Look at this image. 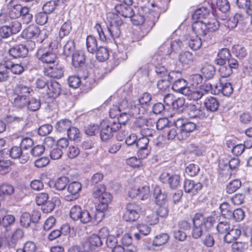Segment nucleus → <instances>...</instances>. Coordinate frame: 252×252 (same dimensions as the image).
<instances>
[{"label": "nucleus", "instance_id": "obj_1", "mask_svg": "<svg viewBox=\"0 0 252 252\" xmlns=\"http://www.w3.org/2000/svg\"><path fill=\"white\" fill-rule=\"evenodd\" d=\"M111 194L105 191L98 200L99 203L89 210H83L79 206H74L70 210V218L74 220H79L83 223L90 222L98 223L104 218V212L107 210L108 204L112 200Z\"/></svg>", "mask_w": 252, "mask_h": 252}, {"label": "nucleus", "instance_id": "obj_2", "mask_svg": "<svg viewBox=\"0 0 252 252\" xmlns=\"http://www.w3.org/2000/svg\"><path fill=\"white\" fill-rule=\"evenodd\" d=\"M129 104L127 100H123L117 105H114L110 108L109 115L111 118L117 117V122L125 125L129 120Z\"/></svg>", "mask_w": 252, "mask_h": 252}, {"label": "nucleus", "instance_id": "obj_3", "mask_svg": "<svg viewBox=\"0 0 252 252\" xmlns=\"http://www.w3.org/2000/svg\"><path fill=\"white\" fill-rule=\"evenodd\" d=\"M122 125L115 120H110L107 123L103 122L101 123L100 137L101 140L107 141L112 138L114 133L119 130Z\"/></svg>", "mask_w": 252, "mask_h": 252}, {"label": "nucleus", "instance_id": "obj_4", "mask_svg": "<svg viewBox=\"0 0 252 252\" xmlns=\"http://www.w3.org/2000/svg\"><path fill=\"white\" fill-rule=\"evenodd\" d=\"M48 36L46 31H41L35 25H31L24 30L22 36L25 39H36V42L42 43Z\"/></svg>", "mask_w": 252, "mask_h": 252}, {"label": "nucleus", "instance_id": "obj_5", "mask_svg": "<svg viewBox=\"0 0 252 252\" xmlns=\"http://www.w3.org/2000/svg\"><path fill=\"white\" fill-rule=\"evenodd\" d=\"M107 20L108 32H110L113 39L119 38L121 33L120 27L123 24V21L114 12H109L107 14Z\"/></svg>", "mask_w": 252, "mask_h": 252}, {"label": "nucleus", "instance_id": "obj_6", "mask_svg": "<svg viewBox=\"0 0 252 252\" xmlns=\"http://www.w3.org/2000/svg\"><path fill=\"white\" fill-rule=\"evenodd\" d=\"M177 73V78L174 80L172 86V89L176 92L187 96L188 98L192 100V94L193 87L188 86V83L186 80L181 78V73L179 71H175Z\"/></svg>", "mask_w": 252, "mask_h": 252}, {"label": "nucleus", "instance_id": "obj_7", "mask_svg": "<svg viewBox=\"0 0 252 252\" xmlns=\"http://www.w3.org/2000/svg\"><path fill=\"white\" fill-rule=\"evenodd\" d=\"M175 126L179 127L178 136L179 140L187 139L196 128V125L191 122H184V120L178 119L175 123Z\"/></svg>", "mask_w": 252, "mask_h": 252}, {"label": "nucleus", "instance_id": "obj_8", "mask_svg": "<svg viewBox=\"0 0 252 252\" xmlns=\"http://www.w3.org/2000/svg\"><path fill=\"white\" fill-rule=\"evenodd\" d=\"M36 57L43 63L50 65L54 64L58 62L56 54L47 47L39 48L36 52Z\"/></svg>", "mask_w": 252, "mask_h": 252}, {"label": "nucleus", "instance_id": "obj_9", "mask_svg": "<svg viewBox=\"0 0 252 252\" xmlns=\"http://www.w3.org/2000/svg\"><path fill=\"white\" fill-rule=\"evenodd\" d=\"M192 30L196 37L201 38L204 42H208L211 40L212 35L208 32L206 23L201 21L194 22L192 25Z\"/></svg>", "mask_w": 252, "mask_h": 252}, {"label": "nucleus", "instance_id": "obj_10", "mask_svg": "<svg viewBox=\"0 0 252 252\" xmlns=\"http://www.w3.org/2000/svg\"><path fill=\"white\" fill-rule=\"evenodd\" d=\"M126 211L123 215V219L126 221H134L140 217L141 208L138 204L132 202L127 203Z\"/></svg>", "mask_w": 252, "mask_h": 252}, {"label": "nucleus", "instance_id": "obj_11", "mask_svg": "<svg viewBox=\"0 0 252 252\" xmlns=\"http://www.w3.org/2000/svg\"><path fill=\"white\" fill-rule=\"evenodd\" d=\"M159 180L163 184H167L172 189H175L181 185V177L178 174H172L164 171L161 173Z\"/></svg>", "mask_w": 252, "mask_h": 252}, {"label": "nucleus", "instance_id": "obj_12", "mask_svg": "<svg viewBox=\"0 0 252 252\" xmlns=\"http://www.w3.org/2000/svg\"><path fill=\"white\" fill-rule=\"evenodd\" d=\"M203 215L200 213L195 214L192 219L193 226L192 227L191 236L194 239L200 238L203 235V224L202 222Z\"/></svg>", "mask_w": 252, "mask_h": 252}, {"label": "nucleus", "instance_id": "obj_13", "mask_svg": "<svg viewBox=\"0 0 252 252\" xmlns=\"http://www.w3.org/2000/svg\"><path fill=\"white\" fill-rule=\"evenodd\" d=\"M103 244L100 237L96 234H92L84 243L83 247L86 250L94 252L97 250Z\"/></svg>", "mask_w": 252, "mask_h": 252}, {"label": "nucleus", "instance_id": "obj_14", "mask_svg": "<svg viewBox=\"0 0 252 252\" xmlns=\"http://www.w3.org/2000/svg\"><path fill=\"white\" fill-rule=\"evenodd\" d=\"M82 189V185L78 182L70 183L67 188V194H64L66 200L71 201L75 200L78 196V193Z\"/></svg>", "mask_w": 252, "mask_h": 252}, {"label": "nucleus", "instance_id": "obj_15", "mask_svg": "<svg viewBox=\"0 0 252 252\" xmlns=\"http://www.w3.org/2000/svg\"><path fill=\"white\" fill-rule=\"evenodd\" d=\"M52 65L44 68V75L54 78H61L63 76V70L62 65L59 63V62Z\"/></svg>", "mask_w": 252, "mask_h": 252}, {"label": "nucleus", "instance_id": "obj_16", "mask_svg": "<svg viewBox=\"0 0 252 252\" xmlns=\"http://www.w3.org/2000/svg\"><path fill=\"white\" fill-rule=\"evenodd\" d=\"M8 71H10L13 74L21 75L27 69V65L23 62L14 63L7 60L4 61Z\"/></svg>", "mask_w": 252, "mask_h": 252}, {"label": "nucleus", "instance_id": "obj_17", "mask_svg": "<svg viewBox=\"0 0 252 252\" xmlns=\"http://www.w3.org/2000/svg\"><path fill=\"white\" fill-rule=\"evenodd\" d=\"M10 156L14 159L19 158L21 163H25L29 159V156L27 153H24L22 148L19 146H13L9 151Z\"/></svg>", "mask_w": 252, "mask_h": 252}, {"label": "nucleus", "instance_id": "obj_18", "mask_svg": "<svg viewBox=\"0 0 252 252\" xmlns=\"http://www.w3.org/2000/svg\"><path fill=\"white\" fill-rule=\"evenodd\" d=\"M177 73L174 71L169 72L167 78H162L157 83L158 89L161 91H166L171 85V83L177 78Z\"/></svg>", "mask_w": 252, "mask_h": 252}, {"label": "nucleus", "instance_id": "obj_19", "mask_svg": "<svg viewBox=\"0 0 252 252\" xmlns=\"http://www.w3.org/2000/svg\"><path fill=\"white\" fill-rule=\"evenodd\" d=\"M212 85L211 84H206L200 86L198 88H194L192 94V100H197L200 99L209 91L212 92Z\"/></svg>", "mask_w": 252, "mask_h": 252}, {"label": "nucleus", "instance_id": "obj_20", "mask_svg": "<svg viewBox=\"0 0 252 252\" xmlns=\"http://www.w3.org/2000/svg\"><path fill=\"white\" fill-rule=\"evenodd\" d=\"M202 185L200 182H195L193 180L186 179L184 181V188L185 192L190 193L192 195L197 193L202 188Z\"/></svg>", "mask_w": 252, "mask_h": 252}, {"label": "nucleus", "instance_id": "obj_21", "mask_svg": "<svg viewBox=\"0 0 252 252\" xmlns=\"http://www.w3.org/2000/svg\"><path fill=\"white\" fill-rule=\"evenodd\" d=\"M61 91V85L56 81H51L48 84L46 94L49 97L56 98L60 95Z\"/></svg>", "mask_w": 252, "mask_h": 252}, {"label": "nucleus", "instance_id": "obj_22", "mask_svg": "<svg viewBox=\"0 0 252 252\" xmlns=\"http://www.w3.org/2000/svg\"><path fill=\"white\" fill-rule=\"evenodd\" d=\"M132 4H117L115 6V11L120 15L125 18H129L134 13L131 7Z\"/></svg>", "mask_w": 252, "mask_h": 252}, {"label": "nucleus", "instance_id": "obj_23", "mask_svg": "<svg viewBox=\"0 0 252 252\" xmlns=\"http://www.w3.org/2000/svg\"><path fill=\"white\" fill-rule=\"evenodd\" d=\"M8 53L14 58H24L28 55V50L25 45L19 44L10 48Z\"/></svg>", "mask_w": 252, "mask_h": 252}, {"label": "nucleus", "instance_id": "obj_24", "mask_svg": "<svg viewBox=\"0 0 252 252\" xmlns=\"http://www.w3.org/2000/svg\"><path fill=\"white\" fill-rule=\"evenodd\" d=\"M178 60L183 66L189 67L193 64L195 57L190 52H182L179 55Z\"/></svg>", "mask_w": 252, "mask_h": 252}, {"label": "nucleus", "instance_id": "obj_25", "mask_svg": "<svg viewBox=\"0 0 252 252\" xmlns=\"http://www.w3.org/2000/svg\"><path fill=\"white\" fill-rule=\"evenodd\" d=\"M188 109L189 114L191 118L203 119L206 117L204 109L199 105H190Z\"/></svg>", "mask_w": 252, "mask_h": 252}, {"label": "nucleus", "instance_id": "obj_26", "mask_svg": "<svg viewBox=\"0 0 252 252\" xmlns=\"http://www.w3.org/2000/svg\"><path fill=\"white\" fill-rule=\"evenodd\" d=\"M28 101V96L27 95H22L14 94L13 98H12V103L13 106L18 109H22L27 106Z\"/></svg>", "mask_w": 252, "mask_h": 252}, {"label": "nucleus", "instance_id": "obj_27", "mask_svg": "<svg viewBox=\"0 0 252 252\" xmlns=\"http://www.w3.org/2000/svg\"><path fill=\"white\" fill-rule=\"evenodd\" d=\"M230 57V51L227 48H222L219 51L217 58L215 60V63L217 65L225 64L226 61H228Z\"/></svg>", "mask_w": 252, "mask_h": 252}, {"label": "nucleus", "instance_id": "obj_28", "mask_svg": "<svg viewBox=\"0 0 252 252\" xmlns=\"http://www.w3.org/2000/svg\"><path fill=\"white\" fill-rule=\"evenodd\" d=\"M203 104L208 111L215 112L217 111L219 107V102L217 98L213 96L207 97Z\"/></svg>", "mask_w": 252, "mask_h": 252}, {"label": "nucleus", "instance_id": "obj_29", "mask_svg": "<svg viewBox=\"0 0 252 252\" xmlns=\"http://www.w3.org/2000/svg\"><path fill=\"white\" fill-rule=\"evenodd\" d=\"M94 29L97 31L99 39L102 41L105 42L114 40L110 32L109 31L108 32V28L107 27V29H103L101 25L97 23L94 26Z\"/></svg>", "mask_w": 252, "mask_h": 252}, {"label": "nucleus", "instance_id": "obj_30", "mask_svg": "<svg viewBox=\"0 0 252 252\" xmlns=\"http://www.w3.org/2000/svg\"><path fill=\"white\" fill-rule=\"evenodd\" d=\"M85 62V54L82 51H76L72 55V63L75 67L82 66Z\"/></svg>", "mask_w": 252, "mask_h": 252}, {"label": "nucleus", "instance_id": "obj_31", "mask_svg": "<svg viewBox=\"0 0 252 252\" xmlns=\"http://www.w3.org/2000/svg\"><path fill=\"white\" fill-rule=\"evenodd\" d=\"M146 111V108L138 103L135 104L132 103L129 108V118L131 116L136 117L141 114H144Z\"/></svg>", "mask_w": 252, "mask_h": 252}, {"label": "nucleus", "instance_id": "obj_32", "mask_svg": "<svg viewBox=\"0 0 252 252\" xmlns=\"http://www.w3.org/2000/svg\"><path fill=\"white\" fill-rule=\"evenodd\" d=\"M241 230L237 228L230 229L227 232L224 237L223 240L225 243H231L236 240L241 234Z\"/></svg>", "mask_w": 252, "mask_h": 252}, {"label": "nucleus", "instance_id": "obj_33", "mask_svg": "<svg viewBox=\"0 0 252 252\" xmlns=\"http://www.w3.org/2000/svg\"><path fill=\"white\" fill-rule=\"evenodd\" d=\"M154 195L157 205H165L164 204L167 201V195L165 192H162L159 187H155L154 190Z\"/></svg>", "mask_w": 252, "mask_h": 252}, {"label": "nucleus", "instance_id": "obj_34", "mask_svg": "<svg viewBox=\"0 0 252 252\" xmlns=\"http://www.w3.org/2000/svg\"><path fill=\"white\" fill-rule=\"evenodd\" d=\"M244 20V16L241 13H237L227 21V26L229 28L233 29L235 28L238 24H243Z\"/></svg>", "mask_w": 252, "mask_h": 252}, {"label": "nucleus", "instance_id": "obj_35", "mask_svg": "<svg viewBox=\"0 0 252 252\" xmlns=\"http://www.w3.org/2000/svg\"><path fill=\"white\" fill-rule=\"evenodd\" d=\"M24 237V232L20 229H16L11 235L9 240L7 241V246L10 248H14L18 242Z\"/></svg>", "mask_w": 252, "mask_h": 252}, {"label": "nucleus", "instance_id": "obj_36", "mask_svg": "<svg viewBox=\"0 0 252 252\" xmlns=\"http://www.w3.org/2000/svg\"><path fill=\"white\" fill-rule=\"evenodd\" d=\"M138 232L134 234V237L137 240H140L143 236L148 235L151 232V227L145 224H139L137 225Z\"/></svg>", "mask_w": 252, "mask_h": 252}, {"label": "nucleus", "instance_id": "obj_37", "mask_svg": "<svg viewBox=\"0 0 252 252\" xmlns=\"http://www.w3.org/2000/svg\"><path fill=\"white\" fill-rule=\"evenodd\" d=\"M152 124L151 120H147L141 117H138L133 122V127L135 130H143L146 126H149Z\"/></svg>", "mask_w": 252, "mask_h": 252}, {"label": "nucleus", "instance_id": "obj_38", "mask_svg": "<svg viewBox=\"0 0 252 252\" xmlns=\"http://www.w3.org/2000/svg\"><path fill=\"white\" fill-rule=\"evenodd\" d=\"M86 46L89 52L94 54L97 50V42L95 37L92 35H88L86 38Z\"/></svg>", "mask_w": 252, "mask_h": 252}, {"label": "nucleus", "instance_id": "obj_39", "mask_svg": "<svg viewBox=\"0 0 252 252\" xmlns=\"http://www.w3.org/2000/svg\"><path fill=\"white\" fill-rule=\"evenodd\" d=\"M8 6V13L12 19H15L20 17V11L22 10L21 5L9 3Z\"/></svg>", "mask_w": 252, "mask_h": 252}, {"label": "nucleus", "instance_id": "obj_40", "mask_svg": "<svg viewBox=\"0 0 252 252\" xmlns=\"http://www.w3.org/2000/svg\"><path fill=\"white\" fill-rule=\"evenodd\" d=\"M63 0H51L45 3L43 6V10L48 14L52 12L56 7L60 5Z\"/></svg>", "mask_w": 252, "mask_h": 252}, {"label": "nucleus", "instance_id": "obj_41", "mask_svg": "<svg viewBox=\"0 0 252 252\" xmlns=\"http://www.w3.org/2000/svg\"><path fill=\"white\" fill-rule=\"evenodd\" d=\"M71 121L68 119H63L59 121L56 125L55 128L60 132L67 131L71 126Z\"/></svg>", "mask_w": 252, "mask_h": 252}, {"label": "nucleus", "instance_id": "obj_42", "mask_svg": "<svg viewBox=\"0 0 252 252\" xmlns=\"http://www.w3.org/2000/svg\"><path fill=\"white\" fill-rule=\"evenodd\" d=\"M71 30V22L70 20H67L62 25L60 28L59 33V38L62 39L64 36H67Z\"/></svg>", "mask_w": 252, "mask_h": 252}, {"label": "nucleus", "instance_id": "obj_43", "mask_svg": "<svg viewBox=\"0 0 252 252\" xmlns=\"http://www.w3.org/2000/svg\"><path fill=\"white\" fill-rule=\"evenodd\" d=\"M209 15V9L202 7L196 9L192 15L193 20H199L206 18Z\"/></svg>", "mask_w": 252, "mask_h": 252}, {"label": "nucleus", "instance_id": "obj_44", "mask_svg": "<svg viewBox=\"0 0 252 252\" xmlns=\"http://www.w3.org/2000/svg\"><path fill=\"white\" fill-rule=\"evenodd\" d=\"M27 107L28 110L31 111H36L38 110L41 107L40 100L35 97L29 98L28 97Z\"/></svg>", "mask_w": 252, "mask_h": 252}, {"label": "nucleus", "instance_id": "obj_45", "mask_svg": "<svg viewBox=\"0 0 252 252\" xmlns=\"http://www.w3.org/2000/svg\"><path fill=\"white\" fill-rule=\"evenodd\" d=\"M69 182L68 178L63 176L58 178L54 183V187L58 190H64Z\"/></svg>", "mask_w": 252, "mask_h": 252}, {"label": "nucleus", "instance_id": "obj_46", "mask_svg": "<svg viewBox=\"0 0 252 252\" xmlns=\"http://www.w3.org/2000/svg\"><path fill=\"white\" fill-rule=\"evenodd\" d=\"M201 71L203 75L206 79H210L214 76L216 70L213 65L207 64L202 68Z\"/></svg>", "mask_w": 252, "mask_h": 252}, {"label": "nucleus", "instance_id": "obj_47", "mask_svg": "<svg viewBox=\"0 0 252 252\" xmlns=\"http://www.w3.org/2000/svg\"><path fill=\"white\" fill-rule=\"evenodd\" d=\"M96 57L97 60L101 62L106 60L109 57V52L107 48L100 46L97 48L96 51Z\"/></svg>", "mask_w": 252, "mask_h": 252}, {"label": "nucleus", "instance_id": "obj_48", "mask_svg": "<svg viewBox=\"0 0 252 252\" xmlns=\"http://www.w3.org/2000/svg\"><path fill=\"white\" fill-rule=\"evenodd\" d=\"M6 25L13 35L19 32L22 29L21 23L17 20H10Z\"/></svg>", "mask_w": 252, "mask_h": 252}, {"label": "nucleus", "instance_id": "obj_49", "mask_svg": "<svg viewBox=\"0 0 252 252\" xmlns=\"http://www.w3.org/2000/svg\"><path fill=\"white\" fill-rule=\"evenodd\" d=\"M241 186V182L238 179L234 180L229 182L226 186V192L229 194L236 191Z\"/></svg>", "mask_w": 252, "mask_h": 252}, {"label": "nucleus", "instance_id": "obj_50", "mask_svg": "<svg viewBox=\"0 0 252 252\" xmlns=\"http://www.w3.org/2000/svg\"><path fill=\"white\" fill-rule=\"evenodd\" d=\"M75 42L73 40H68L63 47V54L66 57L72 55L75 51Z\"/></svg>", "mask_w": 252, "mask_h": 252}, {"label": "nucleus", "instance_id": "obj_51", "mask_svg": "<svg viewBox=\"0 0 252 252\" xmlns=\"http://www.w3.org/2000/svg\"><path fill=\"white\" fill-rule=\"evenodd\" d=\"M202 42H204V41L201 38L196 36L195 38H191L189 40L188 45L191 49L196 51L200 49Z\"/></svg>", "mask_w": 252, "mask_h": 252}, {"label": "nucleus", "instance_id": "obj_52", "mask_svg": "<svg viewBox=\"0 0 252 252\" xmlns=\"http://www.w3.org/2000/svg\"><path fill=\"white\" fill-rule=\"evenodd\" d=\"M32 90L29 87L23 84L17 85L15 90L14 93L16 94L27 95L32 92Z\"/></svg>", "mask_w": 252, "mask_h": 252}, {"label": "nucleus", "instance_id": "obj_53", "mask_svg": "<svg viewBox=\"0 0 252 252\" xmlns=\"http://www.w3.org/2000/svg\"><path fill=\"white\" fill-rule=\"evenodd\" d=\"M220 209L222 216L227 219H231L232 211L229 204L227 202H223L220 206Z\"/></svg>", "mask_w": 252, "mask_h": 252}, {"label": "nucleus", "instance_id": "obj_54", "mask_svg": "<svg viewBox=\"0 0 252 252\" xmlns=\"http://www.w3.org/2000/svg\"><path fill=\"white\" fill-rule=\"evenodd\" d=\"M202 222L206 229L209 230L212 228L217 223V217L215 216H209L202 218Z\"/></svg>", "mask_w": 252, "mask_h": 252}, {"label": "nucleus", "instance_id": "obj_55", "mask_svg": "<svg viewBox=\"0 0 252 252\" xmlns=\"http://www.w3.org/2000/svg\"><path fill=\"white\" fill-rule=\"evenodd\" d=\"M233 53L240 59H244L247 55L245 48L240 45H235L233 47Z\"/></svg>", "mask_w": 252, "mask_h": 252}, {"label": "nucleus", "instance_id": "obj_56", "mask_svg": "<svg viewBox=\"0 0 252 252\" xmlns=\"http://www.w3.org/2000/svg\"><path fill=\"white\" fill-rule=\"evenodd\" d=\"M14 192V187L9 184L4 183L0 186V195H10Z\"/></svg>", "mask_w": 252, "mask_h": 252}, {"label": "nucleus", "instance_id": "obj_57", "mask_svg": "<svg viewBox=\"0 0 252 252\" xmlns=\"http://www.w3.org/2000/svg\"><path fill=\"white\" fill-rule=\"evenodd\" d=\"M169 239V236L166 233H162L157 236L153 241V245L160 246L165 244Z\"/></svg>", "mask_w": 252, "mask_h": 252}, {"label": "nucleus", "instance_id": "obj_58", "mask_svg": "<svg viewBox=\"0 0 252 252\" xmlns=\"http://www.w3.org/2000/svg\"><path fill=\"white\" fill-rule=\"evenodd\" d=\"M9 77V72L6 67L4 63H0V83L7 81Z\"/></svg>", "mask_w": 252, "mask_h": 252}, {"label": "nucleus", "instance_id": "obj_59", "mask_svg": "<svg viewBox=\"0 0 252 252\" xmlns=\"http://www.w3.org/2000/svg\"><path fill=\"white\" fill-rule=\"evenodd\" d=\"M139 189L138 196L141 200L147 199L150 196V189L149 186L146 184L141 187L138 188Z\"/></svg>", "mask_w": 252, "mask_h": 252}, {"label": "nucleus", "instance_id": "obj_60", "mask_svg": "<svg viewBox=\"0 0 252 252\" xmlns=\"http://www.w3.org/2000/svg\"><path fill=\"white\" fill-rule=\"evenodd\" d=\"M185 100L183 97L175 98L173 104L172 105L173 109L182 112L185 108Z\"/></svg>", "mask_w": 252, "mask_h": 252}, {"label": "nucleus", "instance_id": "obj_61", "mask_svg": "<svg viewBox=\"0 0 252 252\" xmlns=\"http://www.w3.org/2000/svg\"><path fill=\"white\" fill-rule=\"evenodd\" d=\"M219 72L222 78H227L232 73V70L230 67L225 64L219 65Z\"/></svg>", "mask_w": 252, "mask_h": 252}, {"label": "nucleus", "instance_id": "obj_62", "mask_svg": "<svg viewBox=\"0 0 252 252\" xmlns=\"http://www.w3.org/2000/svg\"><path fill=\"white\" fill-rule=\"evenodd\" d=\"M230 229V223L227 221H220L217 225V230L220 234H225Z\"/></svg>", "mask_w": 252, "mask_h": 252}, {"label": "nucleus", "instance_id": "obj_63", "mask_svg": "<svg viewBox=\"0 0 252 252\" xmlns=\"http://www.w3.org/2000/svg\"><path fill=\"white\" fill-rule=\"evenodd\" d=\"M99 131V128L97 125H90L85 127V133L89 136L95 135Z\"/></svg>", "mask_w": 252, "mask_h": 252}, {"label": "nucleus", "instance_id": "obj_64", "mask_svg": "<svg viewBox=\"0 0 252 252\" xmlns=\"http://www.w3.org/2000/svg\"><path fill=\"white\" fill-rule=\"evenodd\" d=\"M217 8L222 12H226L229 10L230 5L227 0H217Z\"/></svg>", "mask_w": 252, "mask_h": 252}]
</instances>
